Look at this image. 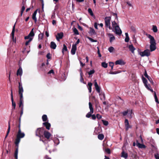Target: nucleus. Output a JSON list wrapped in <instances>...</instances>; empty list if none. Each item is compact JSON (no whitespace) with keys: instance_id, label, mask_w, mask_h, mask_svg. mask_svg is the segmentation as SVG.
Wrapping results in <instances>:
<instances>
[{"instance_id":"f257e3e1","label":"nucleus","mask_w":159,"mask_h":159,"mask_svg":"<svg viewBox=\"0 0 159 159\" xmlns=\"http://www.w3.org/2000/svg\"><path fill=\"white\" fill-rule=\"evenodd\" d=\"M111 19V18L110 16H107L105 18L104 20L106 26L109 29L112 30V31L115 33L116 34L119 35H121L122 32L119 26L115 21H112V27H111L110 26Z\"/></svg>"},{"instance_id":"f03ea898","label":"nucleus","mask_w":159,"mask_h":159,"mask_svg":"<svg viewBox=\"0 0 159 159\" xmlns=\"http://www.w3.org/2000/svg\"><path fill=\"white\" fill-rule=\"evenodd\" d=\"M19 94L20 96V101L19 104V107L22 109V108L24 109V105L23 103V93L24 91L23 88L21 83H19Z\"/></svg>"},{"instance_id":"7ed1b4c3","label":"nucleus","mask_w":159,"mask_h":159,"mask_svg":"<svg viewBox=\"0 0 159 159\" xmlns=\"http://www.w3.org/2000/svg\"><path fill=\"white\" fill-rule=\"evenodd\" d=\"M146 35L150 40V52H152L154 51L156 48V41L154 37L150 34H147Z\"/></svg>"},{"instance_id":"20e7f679","label":"nucleus","mask_w":159,"mask_h":159,"mask_svg":"<svg viewBox=\"0 0 159 159\" xmlns=\"http://www.w3.org/2000/svg\"><path fill=\"white\" fill-rule=\"evenodd\" d=\"M25 134L21 131L18 130L16 135V138L15 139V143L18 149L19 143L21 139L24 138L25 136Z\"/></svg>"},{"instance_id":"39448f33","label":"nucleus","mask_w":159,"mask_h":159,"mask_svg":"<svg viewBox=\"0 0 159 159\" xmlns=\"http://www.w3.org/2000/svg\"><path fill=\"white\" fill-rule=\"evenodd\" d=\"M34 29L33 28L30 31L29 34L27 36H25L24 37V39H29V40L26 41L25 43V45L26 46L28 45L29 43L34 38V37L35 35V34L34 32Z\"/></svg>"},{"instance_id":"423d86ee","label":"nucleus","mask_w":159,"mask_h":159,"mask_svg":"<svg viewBox=\"0 0 159 159\" xmlns=\"http://www.w3.org/2000/svg\"><path fill=\"white\" fill-rule=\"evenodd\" d=\"M44 131L43 129L42 128H38L36 131V135L40 137L43 134Z\"/></svg>"},{"instance_id":"0eeeda50","label":"nucleus","mask_w":159,"mask_h":159,"mask_svg":"<svg viewBox=\"0 0 159 159\" xmlns=\"http://www.w3.org/2000/svg\"><path fill=\"white\" fill-rule=\"evenodd\" d=\"M139 54L141 57H148L150 55V51L149 49L145 50L143 52H140Z\"/></svg>"},{"instance_id":"6e6552de","label":"nucleus","mask_w":159,"mask_h":159,"mask_svg":"<svg viewBox=\"0 0 159 159\" xmlns=\"http://www.w3.org/2000/svg\"><path fill=\"white\" fill-rule=\"evenodd\" d=\"M94 86L97 91L99 93H100V87L98 86L96 80H94Z\"/></svg>"},{"instance_id":"1a4fd4ad","label":"nucleus","mask_w":159,"mask_h":159,"mask_svg":"<svg viewBox=\"0 0 159 159\" xmlns=\"http://www.w3.org/2000/svg\"><path fill=\"white\" fill-rule=\"evenodd\" d=\"M63 36V34L62 32H61L57 34V35L56 36V39L57 41H59L60 39H62Z\"/></svg>"},{"instance_id":"9d476101","label":"nucleus","mask_w":159,"mask_h":159,"mask_svg":"<svg viewBox=\"0 0 159 159\" xmlns=\"http://www.w3.org/2000/svg\"><path fill=\"white\" fill-rule=\"evenodd\" d=\"M136 146L140 148H145L146 147L144 144H140L139 143L137 140L136 141Z\"/></svg>"},{"instance_id":"9b49d317","label":"nucleus","mask_w":159,"mask_h":159,"mask_svg":"<svg viewBox=\"0 0 159 159\" xmlns=\"http://www.w3.org/2000/svg\"><path fill=\"white\" fill-rule=\"evenodd\" d=\"M115 64L116 65H123L125 64V62L122 60H119L116 61Z\"/></svg>"},{"instance_id":"f8f14e48","label":"nucleus","mask_w":159,"mask_h":159,"mask_svg":"<svg viewBox=\"0 0 159 159\" xmlns=\"http://www.w3.org/2000/svg\"><path fill=\"white\" fill-rule=\"evenodd\" d=\"M107 35L110 37V42H111L115 40V38L113 34L111 33H108L107 34Z\"/></svg>"},{"instance_id":"ddd939ff","label":"nucleus","mask_w":159,"mask_h":159,"mask_svg":"<svg viewBox=\"0 0 159 159\" xmlns=\"http://www.w3.org/2000/svg\"><path fill=\"white\" fill-rule=\"evenodd\" d=\"M125 125L126 127V130H128L129 128H130L131 127L130 126L128 120L127 119H126L125 120Z\"/></svg>"},{"instance_id":"4468645a","label":"nucleus","mask_w":159,"mask_h":159,"mask_svg":"<svg viewBox=\"0 0 159 159\" xmlns=\"http://www.w3.org/2000/svg\"><path fill=\"white\" fill-rule=\"evenodd\" d=\"M11 100L12 104V106L13 107V109H15L16 107V103L15 102H14V100L13 97V95L12 93V91L11 90Z\"/></svg>"},{"instance_id":"2eb2a0df","label":"nucleus","mask_w":159,"mask_h":159,"mask_svg":"<svg viewBox=\"0 0 159 159\" xmlns=\"http://www.w3.org/2000/svg\"><path fill=\"white\" fill-rule=\"evenodd\" d=\"M43 134L45 137L48 139L49 138L51 135V134L50 133L46 131H44Z\"/></svg>"},{"instance_id":"dca6fc26","label":"nucleus","mask_w":159,"mask_h":159,"mask_svg":"<svg viewBox=\"0 0 159 159\" xmlns=\"http://www.w3.org/2000/svg\"><path fill=\"white\" fill-rule=\"evenodd\" d=\"M38 10H36V11H35L33 15H32V19L34 20V21L35 22H37V18L36 17V15L37 13Z\"/></svg>"},{"instance_id":"f3484780","label":"nucleus","mask_w":159,"mask_h":159,"mask_svg":"<svg viewBox=\"0 0 159 159\" xmlns=\"http://www.w3.org/2000/svg\"><path fill=\"white\" fill-rule=\"evenodd\" d=\"M43 125H44L46 127V128L49 130L50 129V127L51 126V125L50 123L48 122H45L43 123Z\"/></svg>"},{"instance_id":"a211bd4d","label":"nucleus","mask_w":159,"mask_h":159,"mask_svg":"<svg viewBox=\"0 0 159 159\" xmlns=\"http://www.w3.org/2000/svg\"><path fill=\"white\" fill-rule=\"evenodd\" d=\"M128 48L132 53L133 54L134 53V51L135 50V48L132 45H129Z\"/></svg>"},{"instance_id":"6ab92c4d","label":"nucleus","mask_w":159,"mask_h":159,"mask_svg":"<svg viewBox=\"0 0 159 159\" xmlns=\"http://www.w3.org/2000/svg\"><path fill=\"white\" fill-rule=\"evenodd\" d=\"M22 74V70L21 66H20L17 72V75L21 76Z\"/></svg>"},{"instance_id":"aec40b11","label":"nucleus","mask_w":159,"mask_h":159,"mask_svg":"<svg viewBox=\"0 0 159 159\" xmlns=\"http://www.w3.org/2000/svg\"><path fill=\"white\" fill-rule=\"evenodd\" d=\"M77 49V47L72 45V48L71 50V53L72 55H74Z\"/></svg>"},{"instance_id":"412c9836","label":"nucleus","mask_w":159,"mask_h":159,"mask_svg":"<svg viewBox=\"0 0 159 159\" xmlns=\"http://www.w3.org/2000/svg\"><path fill=\"white\" fill-rule=\"evenodd\" d=\"M57 47V45L54 42H51L50 43V48L53 49H55Z\"/></svg>"},{"instance_id":"4be33fe9","label":"nucleus","mask_w":159,"mask_h":159,"mask_svg":"<svg viewBox=\"0 0 159 159\" xmlns=\"http://www.w3.org/2000/svg\"><path fill=\"white\" fill-rule=\"evenodd\" d=\"M92 85V84L91 83L89 82L88 83L87 86L89 93H91V92Z\"/></svg>"},{"instance_id":"5701e85b","label":"nucleus","mask_w":159,"mask_h":159,"mask_svg":"<svg viewBox=\"0 0 159 159\" xmlns=\"http://www.w3.org/2000/svg\"><path fill=\"white\" fill-rule=\"evenodd\" d=\"M15 25L16 23L14 24L13 26L12 31V32L11 33V35L12 37V40H14V33L15 31Z\"/></svg>"},{"instance_id":"b1692460","label":"nucleus","mask_w":159,"mask_h":159,"mask_svg":"<svg viewBox=\"0 0 159 159\" xmlns=\"http://www.w3.org/2000/svg\"><path fill=\"white\" fill-rule=\"evenodd\" d=\"M121 157L126 159L128 157V154L123 150L121 152Z\"/></svg>"},{"instance_id":"393cba45","label":"nucleus","mask_w":159,"mask_h":159,"mask_svg":"<svg viewBox=\"0 0 159 159\" xmlns=\"http://www.w3.org/2000/svg\"><path fill=\"white\" fill-rule=\"evenodd\" d=\"M100 98L101 100H105V94L103 93L102 94L100 93H99Z\"/></svg>"},{"instance_id":"a878e982","label":"nucleus","mask_w":159,"mask_h":159,"mask_svg":"<svg viewBox=\"0 0 159 159\" xmlns=\"http://www.w3.org/2000/svg\"><path fill=\"white\" fill-rule=\"evenodd\" d=\"M89 33L91 35H94L96 34L94 30L92 28H90Z\"/></svg>"},{"instance_id":"bb28decb","label":"nucleus","mask_w":159,"mask_h":159,"mask_svg":"<svg viewBox=\"0 0 159 159\" xmlns=\"http://www.w3.org/2000/svg\"><path fill=\"white\" fill-rule=\"evenodd\" d=\"M128 117L129 118H131L132 117V111L131 110H128Z\"/></svg>"},{"instance_id":"cd10ccee","label":"nucleus","mask_w":159,"mask_h":159,"mask_svg":"<svg viewBox=\"0 0 159 159\" xmlns=\"http://www.w3.org/2000/svg\"><path fill=\"white\" fill-rule=\"evenodd\" d=\"M125 35L126 37L125 39V41L126 42H128L129 39L128 33H125Z\"/></svg>"},{"instance_id":"c85d7f7f","label":"nucleus","mask_w":159,"mask_h":159,"mask_svg":"<svg viewBox=\"0 0 159 159\" xmlns=\"http://www.w3.org/2000/svg\"><path fill=\"white\" fill-rule=\"evenodd\" d=\"M98 138L100 140H102L104 138V136L103 134H99L98 135Z\"/></svg>"},{"instance_id":"c756f323","label":"nucleus","mask_w":159,"mask_h":159,"mask_svg":"<svg viewBox=\"0 0 159 159\" xmlns=\"http://www.w3.org/2000/svg\"><path fill=\"white\" fill-rule=\"evenodd\" d=\"M99 129L98 128H95V130L94 132V135H97L98 133H100V132L99 131Z\"/></svg>"},{"instance_id":"7c9ffc66","label":"nucleus","mask_w":159,"mask_h":159,"mask_svg":"<svg viewBox=\"0 0 159 159\" xmlns=\"http://www.w3.org/2000/svg\"><path fill=\"white\" fill-rule=\"evenodd\" d=\"M152 30L154 33H156L157 31V27L156 25H153Z\"/></svg>"},{"instance_id":"2f4dec72","label":"nucleus","mask_w":159,"mask_h":159,"mask_svg":"<svg viewBox=\"0 0 159 159\" xmlns=\"http://www.w3.org/2000/svg\"><path fill=\"white\" fill-rule=\"evenodd\" d=\"M18 148H16L15 151L14 153V156L16 159H18Z\"/></svg>"},{"instance_id":"473e14b6","label":"nucleus","mask_w":159,"mask_h":159,"mask_svg":"<svg viewBox=\"0 0 159 159\" xmlns=\"http://www.w3.org/2000/svg\"><path fill=\"white\" fill-rule=\"evenodd\" d=\"M63 47L62 49V52L63 53V54H64V51H66L67 50V49L66 47V46L65 44H63Z\"/></svg>"},{"instance_id":"72a5a7b5","label":"nucleus","mask_w":159,"mask_h":159,"mask_svg":"<svg viewBox=\"0 0 159 159\" xmlns=\"http://www.w3.org/2000/svg\"><path fill=\"white\" fill-rule=\"evenodd\" d=\"M88 12L90 14V15L93 16H94L93 12L92 10V9L90 8H89L88 9Z\"/></svg>"},{"instance_id":"f704fd0d","label":"nucleus","mask_w":159,"mask_h":159,"mask_svg":"<svg viewBox=\"0 0 159 159\" xmlns=\"http://www.w3.org/2000/svg\"><path fill=\"white\" fill-rule=\"evenodd\" d=\"M102 66L104 68H106L107 67V64L105 62H103L102 63Z\"/></svg>"},{"instance_id":"c9c22d12","label":"nucleus","mask_w":159,"mask_h":159,"mask_svg":"<svg viewBox=\"0 0 159 159\" xmlns=\"http://www.w3.org/2000/svg\"><path fill=\"white\" fill-rule=\"evenodd\" d=\"M42 119L43 121H46L47 119V117L46 115H44L42 116Z\"/></svg>"},{"instance_id":"e433bc0d","label":"nucleus","mask_w":159,"mask_h":159,"mask_svg":"<svg viewBox=\"0 0 159 159\" xmlns=\"http://www.w3.org/2000/svg\"><path fill=\"white\" fill-rule=\"evenodd\" d=\"M95 71L93 69L91 70H90V71L88 72V74L89 76H90V75L93 74L95 73Z\"/></svg>"},{"instance_id":"4c0bfd02","label":"nucleus","mask_w":159,"mask_h":159,"mask_svg":"<svg viewBox=\"0 0 159 159\" xmlns=\"http://www.w3.org/2000/svg\"><path fill=\"white\" fill-rule=\"evenodd\" d=\"M80 82L84 84H86V82H84V79L83 77V75H80Z\"/></svg>"},{"instance_id":"58836bf2","label":"nucleus","mask_w":159,"mask_h":159,"mask_svg":"<svg viewBox=\"0 0 159 159\" xmlns=\"http://www.w3.org/2000/svg\"><path fill=\"white\" fill-rule=\"evenodd\" d=\"M114 50V48L113 47H110L108 48V51L111 53L113 52Z\"/></svg>"},{"instance_id":"ea45409f","label":"nucleus","mask_w":159,"mask_h":159,"mask_svg":"<svg viewBox=\"0 0 159 159\" xmlns=\"http://www.w3.org/2000/svg\"><path fill=\"white\" fill-rule=\"evenodd\" d=\"M154 98H155V101L157 103H159V101H158V98H157V95L156 94V92H154Z\"/></svg>"},{"instance_id":"a19ab883","label":"nucleus","mask_w":159,"mask_h":159,"mask_svg":"<svg viewBox=\"0 0 159 159\" xmlns=\"http://www.w3.org/2000/svg\"><path fill=\"white\" fill-rule=\"evenodd\" d=\"M43 34L41 33L39 35V38L38 39L39 40H42L43 38Z\"/></svg>"},{"instance_id":"79ce46f5","label":"nucleus","mask_w":159,"mask_h":159,"mask_svg":"<svg viewBox=\"0 0 159 159\" xmlns=\"http://www.w3.org/2000/svg\"><path fill=\"white\" fill-rule=\"evenodd\" d=\"M142 79L143 82L144 84V85L145 84H147V80H146V79L144 78L143 77Z\"/></svg>"},{"instance_id":"37998d69","label":"nucleus","mask_w":159,"mask_h":159,"mask_svg":"<svg viewBox=\"0 0 159 159\" xmlns=\"http://www.w3.org/2000/svg\"><path fill=\"white\" fill-rule=\"evenodd\" d=\"M54 142L55 144L56 145L58 144L59 143V140L58 139H56L55 140H54Z\"/></svg>"},{"instance_id":"c03bdc74","label":"nucleus","mask_w":159,"mask_h":159,"mask_svg":"<svg viewBox=\"0 0 159 159\" xmlns=\"http://www.w3.org/2000/svg\"><path fill=\"white\" fill-rule=\"evenodd\" d=\"M73 32H74V34L76 35H78L79 34V33L78 32V31L77 30L76 28H74L73 29Z\"/></svg>"},{"instance_id":"a18cd8bd","label":"nucleus","mask_w":159,"mask_h":159,"mask_svg":"<svg viewBox=\"0 0 159 159\" xmlns=\"http://www.w3.org/2000/svg\"><path fill=\"white\" fill-rule=\"evenodd\" d=\"M102 121L104 125L105 126H107L108 125V122L107 121L102 120Z\"/></svg>"},{"instance_id":"49530a36","label":"nucleus","mask_w":159,"mask_h":159,"mask_svg":"<svg viewBox=\"0 0 159 159\" xmlns=\"http://www.w3.org/2000/svg\"><path fill=\"white\" fill-rule=\"evenodd\" d=\"M93 113H91V112H89L86 115V117L87 118H89L91 116H92V114H93Z\"/></svg>"},{"instance_id":"de8ad7c7","label":"nucleus","mask_w":159,"mask_h":159,"mask_svg":"<svg viewBox=\"0 0 159 159\" xmlns=\"http://www.w3.org/2000/svg\"><path fill=\"white\" fill-rule=\"evenodd\" d=\"M10 127L9 123V126H8V130L7 132V134H6V136L5 138L7 136L8 134L10 132Z\"/></svg>"},{"instance_id":"09e8293b","label":"nucleus","mask_w":159,"mask_h":159,"mask_svg":"<svg viewBox=\"0 0 159 159\" xmlns=\"http://www.w3.org/2000/svg\"><path fill=\"white\" fill-rule=\"evenodd\" d=\"M80 39H78L77 41L75 43L73 44L72 46L76 47L77 44L79 43H80Z\"/></svg>"},{"instance_id":"8fccbe9b","label":"nucleus","mask_w":159,"mask_h":159,"mask_svg":"<svg viewBox=\"0 0 159 159\" xmlns=\"http://www.w3.org/2000/svg\"><path fill=\"white\" fill-rule=\"evenodd\" d=\"M88 39L90 41H91L92 42H97V41L96 40L93 39L91 38L88 37Z\"/></svg>"},{"instance_id":"3c124183","label":"nucleus","mask_w":159,"mask_h":159,"mask_svg":"<svg viewBox=\"0 0 159 159\" xmlns=\"http://www.w3.org/2000/svg\"><path fill=\"white\" fill-rule=\"evenodd\" d=\"M96 117L98 120L102 118V116L99 114H97L96 115Z\"/></svg>"},{"instance_id":"603ef678","label":"nucleus","mask_w":159,"mask_h":159,"mask_svg":"<svg viewBox=\"0 0 159 159\" xmlns=\"http://www.w3.org/2000/svg\"><path fill=\"white\" fill-rule=\"evenodd\" d=\"M128 110H127L126 111L123 112H122V114H123L124 116H126L127 114H128Z\"/></svg>"},{"instance_id":"864d4df0","label":"nucleus","mask_w":159,"mask_h":159,"mask_svg":"<svg viewBox=\"0 0 159 159\" xmlns=\"http://www.w3.org/2000/svg\"><path fill=\"white\" fill-rule=\"evenodd\" d=\"M148 79L151 83H152V84H153V81L152 78L150 77H149L148 78Z\"/></svg>"},{"instance_id":"5fc2aeb1","label":"nucleus","mask_w":159,"mask_h":159,"mask_svg":"<svg viewBox=\"0 0 159 159\" xmlns=\"http://www.w3.org/2000/svg\"><path fill=\"white\" fill-rule=\"evenodd\" d=\"M145 86V87L148 89H150V88H151V86H150V85H148L147 84H145L144 85Z\"/></svg>"},{"instance_id":"6e6d98bb","label":"nucleus","mask_w":159,"mask_h":159,"mask_svg":"<svg viewBox=\"0 0 159 159\" xmlns=\"http://www.w3.org/2000/svg\"><path fill=\"white\" fill-rule=\"evenodd\" d=\"M119 73V72H117V71H115V72H113V71H111L109 73L110 74H116Z\"/></svg>"},{"instance_id":"4d7b16f0","label":"nucleus","mask_w":159,"mask_h":159,"mask_svg":"<svg viewBox=\"0 0 159 159\" xmlns=\"http://www.w3.org/2000/svg\"><path fill=\"white\" fill-rule=\"evenodd\" d=\"M105 151L108 154L110 153V149L109 148L105 149Z\"/></svg>"},{"instance_id":"13d9d810","label":"nucleus","mask_w":159,"mask_h":159,"mask_svg":"<svg viewBox=\"0 0 159 159\" xmlns=\"http://www.w3.org/2000/svg\"><path fill=\"white\" fill-rule=\"evenodd\" d=\"M25 7L24 6H23L22 7L21 12H22V13H23L24 11V10H25Z\"/></svg>"},{"instance_id":"bf43d9fd","label":"nucleus","mask_w":159,"mask_h":159,"mask_svg":"<svg viewBox=\"0 0 159 159\" xmlns=\"http://www.w3.org/2000/svg\"><path fill=\"white\" fill-rule=\"evenodd\" d=\"M154 156L156 159H159V155L158 154H155Z\"/></svg>"},{"instance_id":"052dcab7","label":"nucleus","mask_w":159,"mask_h":159,"mask_svg":"<svg viewBox=\"0 0 159 159\" xmlns=\"http://www.w3.org/2000/svg\"><path fill=\"white\" fill-rule=\"evenodd\" d=\"M93 120H95L96 118V116L94 114L92 115L91 116Z\"/></svg>"},{"instance_id":"680f3d73","label":"nucleus","mask_w":159,"mask_h":159,"mask_svg":"<svg viewBox=\"0 0 159 159\" xmlns=\"http://www.w3.org/2000/svg\"><path fill=\"white\" fill-rule=\"evenodd\" d=\"M109 66L111 67L113 66L114 65V63L111 62H109Z\"/></svg>"},{"instance_id":"e2e57ef3","label":"nucleus","mask_w":159,"mask_h":159,"mask_svg":"<svg viewBox=\"0 0 159 159\" xmlns=\"http://www.w3.org/2000/svg\"><path fill=\"white\" fill-rule=\"evenodd\" d=\"M46 57L48 59H50V58H51L50 54L49 53H48L47 54Z\"/></svg>"},{"instance_id":"0e129e2a","label":"nucleus","mask_w":159,"mask_h":159,"mask_svg":"<svg viewBox=\"0 0 159 159\" xmlns=\"http://www.w3.org/2000/svg\"><path fill=\"white\" fill-rule=\"evenodd\" d=\"M24 109H23V108H22V109H21L20 110V116L21 117L22 115L23 114V111Z\"/></svg>"},{"instance_id":"69168bd1","label":"nucleus","mask_w":159,"mask_h":159,"mask_svg":"<svg viewBox=\"0 0 159 159\" xmlns=\"http://www.w3.org/2000/svg\"><path fill=\"white\" fill-rule=\"evenodd\" d=\"M89 109L93 108L92 105L90 102H89Z\"/></svg>"},{"instance_id":"338daca9","label":"nucleus","mask_w":159,"mask_h":159,"mask_svg":"<svg viewBox=\"0 0 159 159\" xmlns=\"http://www.w3.org/2000/svg\"><path fill=\"white\" fill-rule=\"evenodd\" d=\"M51 73H52V74L54 73V71L53 70H51L48 72V74H50Z\"/></svg>"},{"instance_id":"774afa93","label":"nucleus","mask_w":159,"mask_h":159,"mask_svg":"<svg viewBox=\"0 0 159 159\" xmlns=\"http://www.w3.org/2000/svg\"><path fill=\"white\" fill-rule=\"evenodd\" d=\"M45 34L47 37H48L49 36V33L48 31H46L45 32Z\"/></svg>"}]
</instances>
